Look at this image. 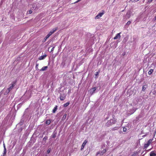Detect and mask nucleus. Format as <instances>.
<instances>
[{
  "instance_id": "23",
  "label": "nucleus",
  "mask_w": 156,
  "mask_h": 156,
  "mask_svg": "<svg viewBox=\"0 0 156 156\" xmlns=\"http://www.w3.org/2000/svg\"><path fill=\"white\" fill-rule=\"evenodd\" d=\"M50 36L48 34L44 38L45 41Z\"/></svg>"
},
{
  "instance_id": "34",
  "label": "nucleus",
  "mask_w": 156,
  "mask_h": 156,
  "mask_svg": "<svg viewBox=\"0 0 156 156\" xmlns=\"http://www.w3.org/2000/svg\"><path fill=\"white\" fill-rule=\"evenodd\" d=\"M47 139V137H44L43 138V140H46Z\"/></svg>"
},
{
  "instance_id": "12",
  "label": "nucleus",
  "mask_w": 156,
  "mask_h": 156,
  "mask_svg": "<svg viewBox=\"0 0 156 156\" xmlns=\"http://www.w3.org/2000/svg\"><path fill=\"white\" fill-rule=\"evenodd\" d=\"M56 134H57V133L55 132V131H54L53 133L51 136V137L53 138H55V137Z\"/></svg>"
},
{
  "instance_id": "33",
  "label": "nucleus",
  "mask_w": 156,
  "mask_h": 156,
  "mask_svg": "<svg viewBox=\"0 0 156 156\" xmlns=\"http://www.w3.org/2000/svg\"><path fill=\"white\" fill-rule=\"evenodd\" d=\"M130 22L129 21H128L127 23V24H128V25H129V24H130Z\"/></svg>"
},
{
  "instance_id": "19",
  "label": "nucleus",
  "mask_w": 156,
  "mask_h": 156,
  "mask_svg": "<svg viewBox=\"0 0 156 156\" xmlns=\"http://www.w3.org/2000/svg\"><path fill=\"white\" fill-rule=\"evenodd\" d=\"M51 123V121L50 120H48L46 122V124L47 125H49Z\"/></svg>"
},
{
  "instance_id": "11",
  "label": "nucleus",
  "mask_w": 156,
  "mask_h": 156,
  "mask_svg": "<svg viewBox=\"0 0 156 156\" xmlns=\"http://www.w3.org/2000/svg\"><path fill=\"white\" fill-rule=\"evenodd\" d=\"M46 57V55L41 56L39 58V59L40 60H41L43 59L45 57Z\"/></svg>"
},
{
  "instance_id": "30",
  "label": "nucleus",
  "mask_w": 156,
  "mask_h": 156,
  "mask_svg": "<svg viewBox=\"0 0 156 156\" xmlns=\"http://www.w3.org/2000/svg\"><path fill=\"white\" fill-rule=\"evenodd\" d=\"M128 39V38L127 37H125L123 41H124L125 40V41H126Z\"/></svg>"
},
{
  "instance_id": "25",
  "label": "nucleus",
  "mask_w": 156,
  "mask_h": 156,
  "mask_svg": "<svg viewBox=\"0 0 156 156\" xmlns=\"http://www.w3.org/2000/svg\"><path fill=\"white\" fill-rule=\"evenodd\" d=\"M98 73H99V72H97L95 73V78H97V76L98 74Z\"/></svg>"
},
{
  "instance_id": "29",
  "label": "nucleus",
  "mask_w": 156,
  "mask_h": 156,
  "mask_svg": "<svg viewBox=\"0 0 156 156\" xmlns=\"http://www.w3.org/2000/svg\"><path fill=\"white\" fill-rule=\"evenodd\" d=\"M50 151H51V150L50 149H48V150H47V153L48 154H49L50 153Z\"/></svg>"
},
{
  "instance_id": "16",
  "label": "nucleus",
  "mask_w": 156,
  "mask_h": 156,
  "mask_svg": "<svg viewBox=\"0 0 156 156\" xmlns=\"http://www.w3.org/2000/svg\"><path fill=\"white\" fill-rule=\"evenodd\" d=\"M48 67L47 66H44L41 68V70L42 71L45 70Z\"/></svg>"
},
{
  "instance_id": "8",
  "label": "nucleus",
  "mask_w": 156,
  "mask_h": 156,
  "mask_svg": "<svg viewBox=\"0 0 156 156\" xmlns=\"http://www.w3.org/2000/svg\"><path fill=\"white\" fill-rule=\"evenodd\" d=\"M121 33H118L116 35V36L115 37H114L113 38L115 40L117 39H119L120 38L121 36L120 34Z\"/></svg>"
},
{
  "instance_id": "7",
  "label": "nucleus",
  "mask_w": 156,
  "mask_h": 156,
  "mask_svg": "<svg viewBox=\"0 0 156 156\" xmlns=\"http://www.w3.org/2000/svg\"><path fill=\"white\" fill-rule=\"evenodd\" d=\"M57 28H54L52 29V30H51L48 34L50 36L52 34H53L56 30H57Z\"/></svg>"
},
{
  "instance_id": "15",
  "label": "nucleus",
  "mask_w": 156,
  "mask_h": 156,
  "mask_svg": "<svg viewBox=\"0 0 156 156\" xmlns=\"http://www.w3.org/2000/svg\"><path fill=\"white\" fill-rule=\"evenodd\" d=\"M57 109V105L55 106L54 108V109L52 110V112L53 113H55Z\"/></svg>"
},
{
  "instance_id": "22",
  "label": "nucleus",
  "mask_w": 156,
  "mask_h": 156,
  "mask_svg": "<svg viewBox=\"0 0 156 156\" xmlns=\"http://www.w3.org/2000/svg\"><path fill=\"white\" fill-rule=\"evenodd\" d=\"M6 148L5 147V145H4V153L3 154H5L6 153Z\"/></svg>"
},
{
  "instance_id": "32",
  "label": "nucleus",
  "mask_w": 156,
  "mask_h": 156,
  "mask_svg": "<svg viewBox=\"0 0 156 156\" xmlns=\"http://www.w3.org/2000/svg\"><path fill=\"white\" fill-rule=\"evenodd\" d=\"M54 48H55V47H53L51 49V52H52V51H53L54 49Z\"/></svg>"
},
{
  "instance_id": "27",
  "label": "nucleus",
  "mask_w": 156,
  "mask_h": 156,
  "mask_svg": "<svg viewBox=\"0 0 156 156\" xmlns=\"http://www.w3.org/2000/svg\"><path fill=\"white\" fill-rule=\"evenodd\" d=\"M127 130L126 128L125 127L123 128V132H126Z\"/></svg>"
},
{
  "instance_id": "18",
  "label": "nucleus",
  "mask_w": 156,
  "mask_h": 156,
  "mask_svg": "<svg viewBox=\"0 0 156 156\" xmlns=\"http://www.w3.org/2000/svg\"><path fill=\"white\" fill-rule=\"evenodd\" d=\"M154 70L152 69H151L148 72V74L149 75H151L152 74V73L153 72Z\"/></svg>"
},
{
  "instance_id": "9",
  "label": "nucleus",
  "mask_w": 156,
  "mask_h": 156,
  "mask_svg": "<svg viewBox=\"0 0 156 156\" xmlns=\"http://www.w3.org/2000/svg\"><path fill=\"white\" fill-rule=\"evenodd\" d=\"M150 156H156V151H154L151 152L150 154Z\"/></svg>"
},
{
  "instance_id": "2",
  "label": "nucleus",
  "mask_w": 156,
  "mask_h": 156,
  "mask_svg": "<svg viewBox=\"0 0 156 156\" xmlns=\"http://www.w3.org/2000/svg\"><path fill=\"white\" fill-rule=\"evenodd\" d=\"M16 82H13L11 84L9 85V87L7 91L9 92L10 90L12 89L13 87L15 85Z\"/></svg>"
},
{
  "instance_id": "3",
  "label": "nucleus",
  "mask_w": 156,
  "mask_h": 156,
  "mask_svg": "<svg viewBox=\"0 0 156 156\" xmlns=\"http://www.w3.org/2000/svg\"><path fill=\"white\" fill-rule=\"evenodd\" d=\"M105 11L104 10H102L101 12L99 13L95 17V19H97L101 17L104 14Z\"/></svg>"
},
{
  "instance_id": "10",
  "label": "nucleus",
  "mask_w": 156,
  "mask_h": 156,
  "mask_svg": "<svg viewBox=\"0 0 156 156\" xmlns=\"http://www.w3.org/2000/svg\"><path fill=\"white\" fill-rule=\"evenodd\" d=\"M106 152V150L104 149L102 151H99L98 152V154H100V155H102L104 153H105Z\"/></svg>"
},
{
  "instance_id": "1",
  "label": "nucleus",
  "mask_w": 156,
  "mask_h": 156,
  "mask_svg": "<svg viewBox=\"0 0 156 156\" xmlns=\"http://www.w3.org/2000/svg\"><path fill=\"white\" fill-rule=\"evenodd\" d=\"M115 117V116H113V118L108 121L106 124L108 126L114 124L115 123L116 120Z\"/></svg>"
},
{
  "instance_id": "21",
  "label": "nucleus",
  "mask_w": 156,
  "mask_h": 156,
  "mask_svg": "<svg viewBox=\"0 0 156 156\" xmlns=\"http://www.w3.org/2000/svg\"><path fill=\"white\" fill-rule=\"evenodd\" d=\"M119 129V127H116L114 128H112V130H118Z\"/></svg>"
},
{
  "instance_id": "14",
  "label": "nucleus",
  "mask_w": 156,
  "mask_h": 156,
  "mask_svg": "<svg viewBox=\"0 0 156 156\" xmlns=\"http://www.w3.org/2000/svg\"><path fill=\"white\" fill-rule=\"evenodd\" d=\"M147 85H143V86L142 87V90L143 91H144L146 90V89L147 88Z\"/></svg>"
},
{
  "instance_id": "6",
  "label": "nucleus",
  "mask_w": 156,
  "mask_h": 156,
  "mask_svg": "<svg viewBox=\"0 0 156 156\" xmlns=\"http://www.w3.org/2000/svg\"><path fill=\"white\" fill-rule=\"evenodd\" d=\"M87 143V140H85L82 145L80 149L81 150H83V149L84 148V146H85V145Z\"/></svg>"
},
{
  "instance_id": "20",
  "label": "nucleus",
  "mask_w": 156,
  "mask_h": 156,
  "mask_svg": "<svg viewBox=\"0 0 156 156\" xmlns=\"http://www.w3.org/2000/svg\"><path fill=\"white\" fill-rule=\"evenodd\" d=\"M69 104V103L67 102L64 105V106L65 107H67Z\"/></svg>"
},
{
  "instance_id": "35",
  "label": "nucleus",
  "mask_w": 156,
  "mask_h": 156,
  "mask_svg": "<svg viewBox=\"0 0 156 156\" xmlns=\"http://www.w3.org/2000/svg\"><path fill=\"white\" fill-rule=\"evenodd\" d=\"M70 91V90H69V91Z\"/></svg>"
},
{
  "instance_id": "5",
  "label": "nucleus",
  "mask_w": 156,
  "mask_h": 156,
  "mask_svg": "<svg viewBox=\"0 0 156 156\" xmlns=\"http://www.w3.org/2000/svg\"><path fill=\"white\" fill-rule=\"evenodd\" d=\"M152 141V139H150L147 142V144H144V147L145 148L147 147L151 143Z\"/></svg>"
},
{
  "instance_id": "31",
  "label": "nucleus",
  "mask_w": 156,
  "mask_h": 156,
  "mask_svg": "<svg viewBox=\"0 0 156 156\" xmlns=\"http://www.w3.org/2000/svg\"><path fill=\"white\" fill-rule=\"evenodd\" d=\"M29 14H31L32 13V11L31 10H30L29 11Z\"/></svg>"
},
{
  "instance_id": "4",
  "label": "nucleus",
  "mask_w": 156,
  "mask_h": 156,
  "mask_svg": "<svg viewBox=\"0 0 156 156\" xmlns=\"http://www.w3.org/2000/svg\"><path fill=\"white\" fill-rule=\"evenodd\" d=\"M97 88V87H94L90 89L89 91L90 94L91 95L92 94L95 92Z\"/></svg>"
},
{
  "instance_id": "28",
  "label": "nucleus",
  "mask_w": 156,
  "mask_h": 156,
  "mask_svg": "<svg viewBox=\"0 0 156 156\" xmlns=\"http://www.w3.org/2000/svg\"><path fill=\"white\" fill-rule=\"evenodd\" d=\"M153 0H147V2L149 3H150Z\"/></svg>"
},
{
  "instance_id": "17",
  "label": "nucleus",
  "mask_w": 156,
  "mask_h": 156,
  "mask_svg": "<svg viewBox=\"0 0 156 156\" xmlns=\"http://www.w3.org/2000/svg\"><path fill=\"white\" fill-rule=\"evenodd\" d=\"M136 110V108H133L132 112H131L130 114H133Z\"/></svg>"
},
{
  "instance_id": "26",
  "label": "nucleus",
  "mask_w": 156,
  "mask_h": 156,
  "mask_svg": "<svg viewBox=\"0 0 156 156\" xmlns=\"http://www.w3.org/2000/svg\"><path fill=\"white\" fill-rule=\"evenodd\" d=\"M38 64L37 63L36 64V69H38Z\"/></svg>"
},
{
  "instance_id": "24",
  "label": "nucleus",
  "mask_w": 156,
  "mask_h": 156,
  "mask_svg": "<svg viewBox=\"0 0 156 156\" xmlns=\"http://www.w3.org/2000/svg\"><path fill=\"white\" fill-rule=\"evenodd\" d=\"M66 114H64L62 117V119L64 120L66 118Z\"/></svg>"
},
{
  "instance_id": "13",
  "label": "nucleus",
  "mask_w": 156,
  "mask_h": 156,
  "mask_svg": "<svg viewBox=\"0 0 156 156\" xmlns=\"http://www.w3.org/2000/svg\"><path fill=\"white\" fill-rule=\"evenodd\" d=\"M66 98V96H62V95H60V99L62 101L64 100Z\"/></svg>"
}]
</instances>
